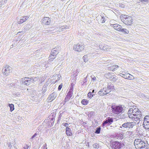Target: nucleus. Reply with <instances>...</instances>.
<instances>
[{"mask_svg":"<svg viewBox=\"0 0 149 149\" xmlns=\"http://www.w3.org/2000/svg\"><path fill=\"white\" fill-rule=\"evenodd\" d=\"M93 147L94 148H97L98 147V145L97 144H94L93 145Z\"/></svg>","mask_w":149,"mask_h":149,"instance_id":"obj_43","label":"nucleus"},{"mask_svg":"<svg viewBox=\"0 0 149 149\" xmlns=\"http://www.w3.org/2000/svg\"><path fill=\"white\" fill-rule=\"evenodd\" d=\"M106 89L103 88L102 89L99 91L98 93L100 95H106L107 94L109 93V92H106Z\"/></svg>","mask_w":149,"mask_h":149,"instance_id":"obj_15","label":"nucleus"},{"mask_svg":"<svg viewBox=\"0 0 149 149\" xmlns=\"http://www.w3.org/2000/svg\"><path fill=\"white\" fill-rule=\"evenodd\" d=\"M143 141V140L141 139H136L134 141V143L135 147H136V145L139 144L141 142Z\"/></svg>","mask_w":149,"mask_h":149,"instance_id":"obj_19","label":"nucleus"},{"mask_svg":"<svg viewBox=\"0 0 149 149\" xmlns=\"http://www.w3.org/2000/svg\"><path fill=\"white\" fill-rule=\"evenodd\" d=\"M111 108L113 113L116 114H118L121 113L123 110V107L121 105H113Z\"/></svg>","mask_w":149,"mask_h":149,"instance_id":"obj_2","label":"nucleus"},{"mask_svg":"<svg viewBox=\"0 0 149 149\" xmlns=\"http://www.w3.org/2000/svg\"><path fill=\"white\" fill-rule=\"evenodd\" d=\"M62 87V85L61 84L58 87V90L59 91L61 90V89Z\"/></svg>","mask_w":149,"mask_h":149,"instance_id":"obj_49","label":"nucleus"},{"mask_svg":"<svg viewBox=\"0 0 149 149\" xmlns=\"http://www.w3.org/2000/svg\"><path fill=\"white\" fill-rule=\"evenodd\" d=\"M128 117L129 118H131L132 119H134L135 120V118H134V115H133V114H125L123 115L122 117V118L124 119H125V118Z\"/></svg>","mask_w":149,"mask_h":149,"instance_id":"obj_16","label":"nucleus"},{"mask_svg":"<svg viewBox=\"0 0 149 149\" xmlns=\"http://www.w3.org/2000/svg\"><path fill=\"white\" fill-rule=\"evenodd\" d=\"M29 146L27 145H24L23 148L24 149H28Z\"/></svg>","mask_w":149,"mask_h":149,"instance_id":"obj_44","label":"nucleus"},{"mask_svg":"<svg viewBox=\"0 0 149 149\" xmlns=\"http://www.w3.org/2000/svg\"><path fill=\"white\" fill-rule=\"evenodd\" d=\"M62 125L66 127V128H68V124L66 123H63L62 124Z\"/></svg>","mask_w":149,"mask_h":149,"instance_id":"obj_45","label":"nucleus"},{"mask_svg":"<svg viewBox=\"0 0 149 149\" xmlns=\"http://www.w3.org/2000/svg\"><path fill=\"white\" fill-rule=\"evenodd\" d=\"M101 20L102 21V23H103L104 22H105V18H104L103 17H102V19H101Z\"/></svg>","mask_w":149,"mask_h":149,"instance_id":"obj_53","label":"nucleus"},{"mask_svg":"<svg viewBox=\"0 0 149 149\" xmlns=\"http://www.w3.org/2000/svg\"><path fill=\"white\" fill-rule=\"evenodd\" d=\"M91 93H93L94 92V91H95V90H91V89H90V92H91Z\"/></svg>","mask_w":149,"mask_h":149,"instance_id":"obj_58","label":"nucleus"},{"mask_svg":"<svg viewBox=\"0 0 149 149\" xmlns=\"http://www.w3.org/2000/svg\"><path fill=\"white\" fill-rule=\"evenodd\" d=\"M29 17L28 16H22L21 17L20 20L17 22L18 24H21L27 20Z\"/></svg>","mask_w":149,"mask_h":149,"instance_id":"obj_14","label":"nucleus"},{"mask_svg":"<svg viewBox=\"0 0 149 149\" xmlns=\"http://www.w3.org/2000/svg\"><path fill=\"white\" fill-rule=\"evenodd\" d=\"M107 120L108 121V122L109 124H111L112 122H113V119L111 118H109Z\"/></svg>","mask_w":149,"mask_h":149,"instance_id":"obj_39","label":"nucleus"},{"mask_svg":"<svg viewBox=\"0 0 149 149\" xmlns=\"http://www.w3.org/2000/svg\"><path fill=\"white\" fill-rule=\"evenodd\" d=\"M54 121L53 120H50V123H51V125H53L54 123Z\"/></svg>","mask_w":149,"mask_h":149,"instance_id":"obj_50","label":"nucleus"},{"mask_svg":"<svg viewBox=\"0 0 149 149\" xmlns=\"http://www.w3.org/2000/svg\"><path fill=\"white\" fill-rule=\"evenodd\" d=\"M9 106L10 108V111L11 112L14 109V105L13 104H9Z\"/></svg>","mask_w":149,"mask_h":149,"instance_id":"obj_34","label":"nucleus"},{"mask_svg":"<svg viewBox=\"0 0 149 149\" xmlns=\"http://www.w3.org/2000/svg\"><path fill=\"white\" fill-rule=\"evenodd\" d=\"M65 27H64V26H61V29H62V31H64L65 30Z\"/></svg>","mask_w":149,"mask_h":149,"instance_id":"obj_52","label":"nucleus"},{"mask_svg":"<svg viewBox=\"0 0 149 149\" xmlns=\"http://www.w3.org/2000/svg\"><path fill=\"white\" fill-rule=\"evenodd\" d=\"M50 120H53V121H54V119L53 118H51Z\"/></svg>","mask_w":149,"mask_h":149,"instance_id":"obj_59","label":"nucleus"},{"mask_svg":"<svg viewBox=\"0 0 149 149\" xmlns=\"http://www.w3.org/2000/svg\"><path fill=\"white\" fill-rule=\"evenodd\" d=\"M112 25L115 29L118 31H120L121 30V28H122L121 26L117 24H112Z\"/></svg>","mask_w":149,"mask_h":149,"instance_id":"obj_17","label":"nucleus"},{"mask_svg":"<svg viewBox=\"0 0 149 149\" xmlns=\"http://www.w3.org/2000/svg\"><path fill=\"white\" fill-rule=\"evenodd\" d=\"M134 79V77L132 75L129 74V75L127 76V78L126 79H128L129 80H132Z\"/></svg>","mask_w":149,"mask_h":149,"instance_id":"obj_36","label":"nucleus"},{"mask_svg":"<svg viewBox=\"0 0 149 149\" xmlns=\"http://www.w3.org/2000/svg\"><path fill=\"white\" fill-rule=\"evenodd\" d=\"M31 80L32 81H31L32 83H33L34 82L37 81L39 79V78L38 77H36L34 78H31Z\"/></svg>","mask_w":149,"mask_h":149,"instance_id":"obj_35","label":"nucleus"},{"mask_svg":"<svg viewBox=\"0 0 149 149\" xmlns=\"http://www.w3.org/2000/svg\"><path fill=\"white\" fill-rule=\"evenodd\" d=\"M73 49L76 51L80 52L84 49V47L82 45H80V44H78L73 46Z\"/></svg>","mask_w":149,"mask_h":149,"instance_id":"obj_12","label":"nucleus"},{"mask_svg":"<svg viewBox=\"0 0 149 149\" xmlns=\"http://www.w3.org/2000/svg\"><path fill=\"white\" fill-rule=\"evenodd\" d=\"M137 109H130V110H129L128 111V113L126 114H134V112L135 111H136V110H137Z\"/></svg>","mask_w":149,"mask_h":149,"instance_id":"obj_22","label":"nucleus"},{"mask_svg":"<svg viewBox=\"0 0 149 149\" xmlns=\"http://www.w3.org/2000/svg\"><path fill=\"white\" fill-rule=\"evenodd\" d=\"M10 85L11 86H12L13 85L14 86V85H13V84H12V83H11L10 84Z\"/></svg>","mask_w":149,"mask_h":149,"instance_id":"obj_62","label":"nucleus"},{"mask_svg":"<svg viewBox=\"0 0 149 149\" xmlns=\"http://www.w3.org/2000/svg\"><path fill=\"white\" fill-rule=\"evenodd\" d=\"M7 1L5 0H2L0 2V7L3 6L4 4L6 3Z\"/></svg>","mask_w":149,"mask_h":149,"instance_id":"obj_29","label":"nucleus"},{"mask_svg":"<svg viewBox=\"0 0 149 149\" xmlns=\"http://www.w3.org/2000/svg\"><path fill=\"white\" fill-rule=\"evenodd\" d=\"M49 18L47 17H44L43 19H42V23L43 24H45L46 22L47 21V20H49Z\"/></svg>","mask_w":149,"mask_h":149,"instance_id":"obj_33","label":"nucleus"},{"mask_svg":"<svg viewBox=\"0 0 149 149\" xmlns=\"http://www.w3.org/2000/svg\"><path fill=\"white\" fill-rule=\"evenodd\" d=\"M61 116L62 114L61 113H60L59 116L58 118V120H60V118H61Z\"/></svg>","mask_w":149,"mask_h":149,"instance_id":"obj_54","label":"nucleus"},{"mask_svg":"<svg viewBox=\"0 0 149 149\" xmlns=\"http://www.w3.org/2000/svg\"><path fill=\"white\" fill-rule=\"evenodd\" d=\"M124 127H122V126H121L120 127H119V130H123L124 128Z\"/></svg>","mask_w":149,"mask_h":149,"instance_id":"obj_51","label":"nucleus"},{"mask_svg":"<svg viewBox=\"0 0 149 149\" xmlns=\"http://www.w3.org/2000/svg\"><path fill=\"white\" fill-rule=\"evenodd\" d=\"M88 74L87 76L86 77H85L84 78V82H85V83L86 82H87V79L86 78H87V77L88 76Z\"/></svg>","mask_w":149,"mask_h":149,"instance_id":"obj_47","label":"nucleus"},{"mask_svg":"<svg viewBox=\"0 0 149 149\" xmlns=\"http://www.w3.org/2000/svg\"><path fill=\"white\" fill-rule=\"evenodd\" d=\"M11 68L8 65H6L2 70V72L4 74L6 75L9 74L11 71Z\"/></svg>","mask_w":149,"mask_h":149,"instance_id":"obj_10","label":"nucleus"},{"mask_svg":"<svg viewBox=\"0 0 149 149\" xmlns=\"http://www.w3.org/2000/svg\"><path fill=\"white\" fill-rule=\"evenodd\" d=\"M48 86V84H45L43 86L42 88V90L43 93H45L47 90V88Z\"/></svg>","mask_w":149,"mask_h":149,"instance_id":"obj_25","label":"nucleus"},{"mask_svg":"<svg viewBox=\"0 0 149 149\" xmlns=\"http://www.w3.org/2000/svg\"><path fill=\"white\" fill-rule=\"evenodd\" d=\"M91 92H90L88 93V96L90 98H91L95 94V92L94 93H93L91 92Z\"/></svg>","mask_w":149,"mask_h":149,"instance_id":"obj_23","label":"nucleus"},{"mask_svg":"<svg viewBox=\"0 0 149 149\" xmlns=\"http://www.w3.org/2000/svg\"><path fill=\"white\" fill-rule=\"evenodd\" d=\"M81 103L83 105H85L88 103V102L86 100L83 99L81 101Z\"/></svg>","mask_w":149,"mask_h":149,"instance_id":"obj_26","label":"nucleus"},{"mask_svg":"<svg viewBox=\"0 0 149 149\" xmlns=\"http://www.w3.org/2000/svg\"><path fill=\"white\" fill-rule=\"evenodd\" d=\"M73 86H71L69 90V91L68 92L67 95H66L68 97H69L70 98H71L72 96V92L73 91Z\"/></svg>","mask_w":149,"mask_h":149,"instance_id":"obj_18","label":"nucleus"},{"mask_svg":"<svg viewBox=\"0 0 149 149\" xmlns=\"http://www.w3.org/2000/svg\"><path fill=\"white\" fill-rule=\"evenodd\" d=\"M99 48L101 49V50H104V51H106V50L105 49H106L107 51V49H109V48H105V49H104V48H105L104 46L102 45H99Z\"/></svg>","mask_w":149,"mask_h":149,"instance_id":"obj_30","label":"nucleus"},{"mask_svg":"<svg viewBox=\"0 0 149 149\" xmlns=\"http://www.w3.org/2000/svg\"><path fill=\"white\" fill-rule=\"evenodd\" d=\"M88 55H84L83 57V59L85 62H87L88 60Z\"/></svg>","mask_w":149,"mask_h":149,"instance_id":"obj_32","label":"nucleus"},{"mask_svg":"<svg viewBox=\"0 0 149 149\" xmlns=\"http://www.w3.org/2000/svg\"><path fill=\"white\" fill-rule=\"evenodd\" d=\"M124 74L120 73L119 74V75L120 76L122 77L125 79H126L127 78V76L128 75H129V73H125V72H124Z\"/></svg>","mask_w":149,"mask_h":149,"instance_id":"obj_21","label":"nucleus"},{"mask_svg":"<svg viewBox=\"0 0 149 149\" xmlns=\"http://www.w3.org/2000/svg\"><path fill=\"white\" fill-rule=\"evenodd\" d=\"M120 18L124 23L127 25H131L132 24V19L130 16L126 15H121Z\"/></svg>","mask_w":149,"mask_h":149,"instance_id":"obj_1","label":"nucleus"},{"mask_svg":"<svg viewBox=\"0 0 149 149\" xmlns=\"http://www.w3.org/2000/svg\"><path fill=\"white\" fill-rule=\"evenodd\" d=\"M101 16L102 18V17H103V16L102 15H101Z\"/></svg>","mask_w":149,"mask_h":149,"instance_id":"obj_64","label":"nucleus"},{"mask_svg":"<svg viewBox=\"0 0 149 149\" xmlns=\"http://www.w3.org/2000/svg\"><path fill=\"white\" fill-rule=\"evenodd\" d=\"M143 125L145 129H149V116H145L144 118Z\"/></svg>","mask_w":149,"mask_h":149,"instance_id":"obj_5","label":"nucleus"},{"mask_svg":"<svg viewBox=\"0 0 149 149\" xmlns=\"http://www.w3.org/2000/svg\"><path fill=\"white\" fill-rule=\"evenodd\" d=\"M137 110L134 111V114L133 115L135 118V120L136 121H139V123L141 120V119L142 118V115L141 111H139V109H137Z\"/></svg>","mask_w":149,"mask_h":149,"instance_id":"obj_3","label":"nucleus"},{"mask_svg":"<svg viewBox=\"0 0 149 149\" xmlns=\"http://www.w3.org/2000/svg\"><path fill=\"white\" fill-rule=\"evenodd\" d=\"M122 5V7H124V5Z\"/></svg>","mask_w":149,"mask_h":149,"instance_id":"obj_63","label":"nucleus"},{"mask_svg":"<svg viewBox=\"0 0 149 149\" xmlns=\"http://www.w3.org/2000/svg\"><path fill=\"white\" fill-rule=\"evenodd\" d=\"M57 30L59 32H61L62 31L61 29V27L58 29Z\"/></svg>","mask_w":149,"mask_h":149,"instance_id":"obj_55","label":"nucleus"},{"mask_svg":"<svg viewBox=\"0 0 149 149\" xmlns=\"http://www.w3.org/2000/svg\"><path fill=\"white\" fill-rule=\"evenodd\" d=\"M70 98L66 95L65 99V102H66L68 101Z\"/></svg>","mask_w":149,"mask_h":149,"instance_id":"obj_40","label":"nucleus"},{"mask_svg":"<svg viewBox=\"0 0 149 149\" xmlns=\"http://www.w3.org/2000/svg\"><path fill=\"white\" fill-rule=\"evenodd\" d=\"M120 31L122 32L125 33H128L129 31L128 30L125 29H122L121 28V30Z\"/></svg>","mask_w":149,"mask_h":149,"instance_id":"obj_27","label":"nucleus"},{"mask_svg":"<svg viewBox=\"0 0 149 149\" xmlns=\"http://www.w3.org/2000/svg\"><path fill=\"white\" fill-rule=\"evenodd\" d=\"M118 67V65H114L110 69L113 71H115Z\"/></svg>","mask_w":149,"mask_h":149,"instance_id":"obj_24","label":"nucleus"},{"mask_svg":"<svg viewBox=\"0 0 149 149\" xmlns=\"http://www.w3.org/2000/svg\"><path fill=\"white\" fill-rule=\"evenodd\" d=\"M107 124H109L108 121L107 120L103 121L102 125L103 127L106 125Z\"/></svg>","mask_w":149,"mask_h":149,"instance_id":"obj_38","label":"nucleus"},{"mask_svg":"<svg viewBox=\"0 0 149 149\" xmlns=\"http://www.w3.org/2000/svg\"><path fill=\"white\" fill-rule=\"evenodd\" d=\"M112 145V148L114 149H120L123 146V144L117 141L113 142Z\"/></svg>","mask_w":149,"mask_h":149,"instance_id":"obj_7","label":"nucleus"},{"mask_svg":"<svg viewBox=\"0 0 149 149\" xmlns=\"http://www.w3.org/2000/svg\"><path fill=\"white\" fill-rule=\"evenodd\" d=\"M106 76L107 78L110 79L113 82L116 81L117 79V78L113 73H108L106 75Z\"/></svg>","mask_w":149,"mask_h":149,"instance_id":"obj_8","label":"nucleus"},{"mask_svg":"<svg viewBox=\"0 0 149 149\" xmlns=\"http://www.w3.org/2000/svg\"><path fill=\"white\" fill-rule=\"evenodd\" d=\"M64 26V27H65V30L69 29V26Z\"/></svg>","mask_w":149,"mask_h":149,"instance_id":"obj_56","label":"nucleus"},{"mask_svg":"<svg viewBox=\"0 0 149 149\" xmlns=\"http://www.w3.org/2000/svg\"><path fill=\"white\" fill-rule=\"evenodd\" d=\"M58 50H55L54 49H52L49 58V62L52 61L55 58V56L58 53Z\"/></svg>","mask_w":149,"mask_h":149,"instance_id":"obj_4","label":"nucleus"},{"mask_svg":"<svg viewBox=\"0 0 149 149\" xmlns=\"http://www.w3.org/2000/svg\"><path fill=\"white\" fill-rule=\"evenodd\" d=\"M109 89H107V90L106 91V92H109V93L110 92V91H109Z\"/></svg>","mask_w":149,"mask_h":149,"instance_id":"obj_61","label":"nucleus"},{"mask_svg":"<svg viewBox=\"0 0 149 149\" xmlns=\"http://www.w3.org/2000/svg\"><path fill=\"white\" fill-rule=\"evenodd\" d=\"M42 149H47V145L46 144H45L43 145V146L42 147Z\"/></svg>","mask_w":149,"mask_h":149,"instance_id":"obj_42","label":"nucleus"},{"mask_svg":"<svg viewBox=\"0 0 149 149\" xmlns=\"http://www.w3.org/2000/svg\"><path fill=\"white\" fill-rule=\"evenodd\" d=\"M66 134L67 136H71L72 135V133L71 130L69 128H66L65 129Z\"/></svg>","mask_w":149,"mask_h":149,"instance_id":"obj_20","label":"nucleus"},{"mask_svg":"<svg viewBox=\"0 0 149 149\" xmlns=\"http://www.w3.org/2000/svg\"><path fill=\"white\" fill-rule=\"evenodd\" d=\"M22 84L26 85H29L32 83L31 78L29 77H25L22 79Z\"/></svg>","mask_w":149,"mask_h":149,"instance_id":"obj_11","label":"nucleus"},{"mask_svg":"<svg viewBox=\"0 0 149 149\" xmlns=\"http://www.w3.org/2000/svg\"><path fill=\"white\" fill-rule=\"evenodd\" d=\"M85 83V82H84V81L81 83L82 85H83Z\"/></svg>","mask_w":149,"mask_h":149,"instance_id":"obj_60","label":"nucleus"},{"mask_svg":"<svg viewBox=\"0 0 149 149\" xmlns=\"http://www.w3.org/2000/svg\"><path fill=\"white\" fill-rule=\"evenodd\" d=\"M56 94L53 93L51 94L47 98V100L48 102H50L54 100L56 97Z\"/></svg>","mask_w":149,"mask_h":149,"instance_id":"obj_13","label":"nucleus"},{"mask_svg":"<svg viewBox=\"0 0 149 149\" xmlns=\"http://www.w3.org/2000/svg\"><path fill=\"white\" fill-rule=\"evenodd\" d=\"M117 137L120 139H122L124 138L123 134H119L117 135Z\"/></svg>","mask_w":149,"mask_h":149,"instance_id":"obj_31","label":"nucleus"},{"mask_svg":"<svg viewBox=\"0 0 149 149\" xmlns=\"http://www.w3.org/2000/svg\"><path fill=\"white\" fill-rule=\"evenodd\" d=\"M38 135V134L36 133H35L32 137L31 139H33V138L34 137H35L37 135Z\"/></svg>","mask_w":149,"mask_h":149,"instance_id":"obj_46","label":"nucleus"},{"mask_svg":"<svg viewBox=\"0 0 149 149\" xmlns=\"http://www.w3.org/2000/svg\"><path fill=\"white\" fill-rule=\"evenodd\" d=\"M101 128L100 127H97L95 133L96 134H99L100 133Z\"/></svg>","mask_w":149,"mask_h":149,"instance_id":"obj_37","label":"nucleus"},{"mask_svg":"<svg viewBox=\"0 0 149 149\" xmlns=\"http://www.w3.org/2000/svg\"><path fill=\"white\" fill-rule=\"evenodd\" d=\"M92 80L94 81H95L96 80V78L95 77H94L92 78Z\"/></svg>","mask_w":149,"mask_h":149,"instance_id":"obj_57","label":"nucleus"},{"mask_svg":"<svg viewBox=\"0 0 149 149\" xmlns=\"http://www.w3.org/2000/svg\"><path fill=\"white\" fill-rule=\"evenodd\" d=\"M50 22H51V20H50V18H49V20H47V22H46L45 24L46 25H49L50 24Z\"/></svg>","mask_w":149,"mask_h":149,"instance_id":"obj_41","label":"nucleus"},{"mask_svg":"<svg viewBox=\"0 0 149 149\" xmlns=\"http://www.w3.org/2000/svg\"><path fill=\"white\" fill-rule=\"evenodd\" d=\"M29 25H27L24 28V31H27V30L28 28V26Z\"/></svg>","mask_w":149,"mask_h":149,"instance_id":"obj_48","label":"nucleus"},{"mask_svg":"<svg viewBox=\"0 0 149 149\" xmlns=\"http://www.w3.org/2000/svg\"><path fill=\"white\" fill-rule=\"evenodd\" d=\"M146 146V142L143 141L139 144L136 145L135 148L136 149H148Z\"/></svg>","mask_w":149,"mask_h":149,"instance_id":"obj_9","label":"nucleus"},{"mask_svg":"<svg viewBox=\"0 0 149 149\" xmlns=\"http://www.w3.org/2000/svg\"><path fill=\"white\" fill-rule=\"evenodd\" d=\"M136 125V123L134 121L132 122H127L123 123L122 125V127L125 128L130 129Z\"/></svg>","mask_w":149,"mask_h":149,"instance_id":"obj_6","label":"nucleus"},{"mask_svg":"<svg viewBox=\"0 0 149 149\" xmlns=\"http://www.w3.org/2000/svg\"><path fill=\"white\" fill-rule=\"evenodd\" d=\"M107 89L111 90L114 89V86L112 84H110L109 85L108 84Z\"/></svg>","mask_w":149,"mask_h":149,"instance_id":"obj_28","label":"nucleus"}]
</instances>
